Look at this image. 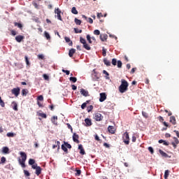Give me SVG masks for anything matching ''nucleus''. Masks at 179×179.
I'll return each mask as SVG.
<instances>
[{
  "label": "nucleus",
  "instance_id": "48",
  "mask_svg": "<svg viewBox=\"0 0 179 179\" xmlns=\"http://www.w3.org/2000/svg\"><path fill=\"white\" fill-rule=\"evenodd\" d=\"M148 150H149V152H151V155H153L155 153V150H153V148H152V147H149Z\"/></svg>",
  "mask_w": 179,
  "mask_h": 179
},
{
  "label": "nucleus",
  "instance_id": "3",
  "mask_svg": "<svg viewBox=\"0 0 179 179\" xmlns=\"http://www.w3.org/2000/svg\"><path fill=\"white\" fill-rule=\"evenodd\" d=\"M122 139L125 145H129V134L127 131L123 134Z\"/></svg>",
  "mask_w": 179,
  "mask_h": 179
},
{
  "label": "nucleus",
  "instance_id": "1",
  "mask_svg": "<svg viewBox=\"0 0 179 179\" xmlns=\"http://www.w3.org/2000/svg\"><path fill=\"white\" fill-rule=\"evenodd\" d=\"M129 86V84L128 83V81H127L125 79H122L121 85L119 87L120 93H125V92H127Z\"/></svg>",
  "mask_w": 179,
  "mask_h": 179
},
{
  "label": "nucleus",
  "instance_id": "26",
  "mask_svg": "<svg viewBox=\"0 0 179 179\" xmlns=\"http://www.w3.org/2000/svg\"><path fill=\"white\" fill-rule=\"evenodd\" d=\"M103 64H105L106 66H111V62H110V60L107 59L106 58L103 59Z\"/></svg>",
  "mask_w": 179,
  "mask_h": 179
},
{
  "label": "nucleus",
  "instance_id": "13",
  "mask_svg": "<svg viewBox=\"0 0 179 179\" xmlns=\"http://www.w3.org/2000/svg\"><path fill=\"white\" fill-rule=\"evenodd\" d=\"M15 40L17 43H22V41L24 40V36L22 35H18L15 37Z\"/></svg>",
  "mask_w": 179,
  "mask_h": 179
},
{
  "label": "nucleus",
  "instance_id": "42",
  "mask_svg": "<svg viewBox=\"0 0 179 179\" xmlns=\"http://www.w3.org/2000/svg\"><path fill=\"white\" fill-rule=\"evenodd\" d=\"M24 174L25 177H30V173L29 172V171L24 170Z\"/></svg>",
  "mask_w": 179,
  "mask_h": 179
},
{
  "label": "nucleus",
  "instance_id": "50",
  "mask_svg": "<svg viewBox=\"0 0 179 179\" xmlns=\"http://www.w3.org/2000/svg\"><path fill=\"white\" fill-rule=\"evenodd\" d=\"M7 136H8V138H13L15 134L13 133H7Z\"/></svg>",
  "mask_w": 179,
  "mask_h": 179
},
{
  "label": "nucleus",
  "instance_id": "20",
  "mask_svg": "<svg viewBox=\"0 0 179 179\" xmlns=\"http://www.w3.org/2000/svg\"><path fill=\"white\" fill-rule=\"evenodd\" d=\"M76 52V50H75L74 48L71 49L69 52V57L72 58V57H73V54H75Z\"/></svg>",
  "mask_w": 179,
  "mask_h": 179
},
{
  "label": "nucleus",
  "instance_id": "36",
  "mask_svg": "<svg viewBox=\"0 0 179 179\" xmlns=\"http://www.w3.org/2000/svg\"><path fill=\"white\" fill-rule=\"evenodd\" d=\"M102 55L103 57H106L107 55V49L105 48H102Z\"/></svg>",
  "mask_w": 179,
  "mask_h": 179
},
{
  "label": "nucleus",
  "instance_id": "27",
  "mask_svg": "<svg viewBox=\"0 0 179 179\" xmlns=\"http://www.w3.org/2000/svg\"><path fill=\"white\" fill-rule=\"evenodd\" d=\"M159 152L162 156V157H169V155H167V153L164 152V151L159 150Z\"/></svg>",
  "mask_w": 179,
  "mask_h": 179
},
{
  "label": "nucleus",
  "instance_id": "45",
  "mask_svg": "<svg viewBox=\"0 0 179 179\" xmlns=\"http://www.w3.org/2000/svg\"><path fill=\"white\" fill-rule=\"evenodd\" d=\"M43 78L45 80H50V76H48L47 74H43Z\"/></svg>",
  "mask_w": 179,
  "mask_h": 179
},
{
  "label": "nucleus",
  "instance_id": "11",
  "mask_svg": "<svg viewBox=\"0 0 179 179\" xmlns=\"http://www.w3.org/2000/svg\"><path fill=\"white\" fill-rule=\"evenodd\" d=\"M173 139H174V141L171 143V145L173 146L174 149H176L177 145H178L179 143V141H178V138H177V137H174Z\"/></svg>",
  "mask_w": 179,
  "mask_h": 179
},
{
  "label": "nucleus",
  "instance_id": "34",
  "mask_svg": "<svg viewBox=\"0 0 179 179\" xmlns=\"http://www.w3.org/2000/svg\"><path fill=\"white\" fill-rule=\"evenodd\" d=\"M71 13L73 14V15H78V10H76V7H73L71 8Z\"/></svg>",
  "mask_w": 179,
  "mask_h": 179
},
{
  "label": "nucleus",
  "instance_id": "53",
  "mask_svg": "<svg viewBox=\"0 0 179 179\" xmlns=\"http://www.w3.org/2000/svg\"><path fill=\"white\" fill-rule=\"evenodd\" d=\"M32 5L36 8V9H38V4H37V3L33 1Z\"/></svg>",
  "mask_w": 179,
  "mask_h": 179
},
{
  "label": "nucleus",
  "instance_id": "2",
  "mask_svg": "<svg viewBox=\"0 0 179 179\" xmlns=\"http://www.w3.org/2000/svg\"><path fill=\"white\" fill-rule=\"evenodd\" d=\"M68 149H72V145H71V144H69L67 142H64V144L62 145V150L66 152V154H68Z\"/></svg>",
  "mask_w": 179,
  "mask_h": 179
},
{
  "label": "nucleus",
  "instance_id": "41",
  "mask_svg": "<svg viewBox=\"0 0 179 179\" xmlns=\"http://www.w3.org/2000/svg\"><path fill=\"white\" fill-rule=\"evenodd\" d=\"M142 115L144 117V118H148L149 117V115L148 114V113L143 111L142 112Z\"/></svg>",
  "mask_w": 179,
  "mask_h": 179
},
{
  "label": "nucleus",
  "instance_id": "18",
  "mask_svg": "<svg viewBox=\"0 0 179 179\" xmlns=\"http://www.w3.org/2000/svg\"><path fill=\"white\" fill-rule=\"evenodd\" d=\"M108 132H110V134H115V128H114L113 126H109L108 127Z\"/></svg>",
  "mask_w": 179,
  "mask_h": 179
},
{
  "label": "nucleus",
  "instance_id": "4",
  "mask_svg": "<svg viewBox=\"0 0 179 179\" xmlns=\"http://www.w3.org/2000/svg\"><path fill=\"white\" fill-rule=\"evenodd\" d=\"M117 68H122V62H121L120 60L117 62V59H112V64L115 66V65H117Z\"/></svg>",
  "mask_w": 179,
  "mask_h": 179
},
{
  "label": "nucleus",
  "instance_id": "17",
  "mask_svg": "<svg viewBox=\"0 0 179 179\" xmlns=\"http://www.w3.org/2000/svg\"><path fill=\"white\" fill-rule=\"evenodd\" d=\"M11 106L14 111H17V103H16V101H13Z\"/></svg>",
  "mask_w": 179,
  "mask_h": 179
},
{
  "label": "nucleus",
  "instance_id": "37",
  "mask_svg": "<svg viewBox=\"0 0 179 179\" xmlns=\"http://www.w3.org/2000/svg\"><path fill=\"white\" fill-rule=\"evenodd\" d=\"M36 163V161L34 159H29V166H33Z\"/></svg>",
  "mask_w": 179,
  "mask_h": 179
},
{
  "label": "nucleus",
  "instance_id": "22",
  "mask_svg": "<svg viewBox=\"0 0 179 179\" xmlns=\"http://www.w3.org/2000/svg\"><path fill=\"white\" fill-rule=\"evenodd\" d=\"M85 122L86 124V127H91L92 125V120L89 118L85 120Z\"/></svg>",
  "mask_w": 179,
  "mask_h": 179
},
{
  "label": "nucleus",
  "instance_id": "21",
  "mask_svg": "<svg viewBox=\"0 0 179 179\" xmlns=\"http://www.w3.org/2000/svg\"><path fill=\"white\" fill-rule=\"evenodd\" d=\"M170 122L173 124V125H176L177 124V122L176 120V117L174 116H171L170 117Z\"/></svg>",
  "mask_w": 179,
  "mask_h": 179
},
{
  "label": "nucleus",
  "instance_id": "32",
  "mask_svg": "<svg viewBox=\"0 0 179 179\" xmlns=\"http://www.w3.org/2000/svg\"><path fill=\"white\" fill-rule=\"evenodd\" d=\"M37 115L38 117H41V118H47V115L45 113H38Z\"/></svg>",
  "mask_w": 179,
  "mask_h": 179
},
{
  "label": "nucleus",
  "instance_id": "29",
  "mask_svg": "<svg viewBox=\"0 0 179 179\" xmlns=\"http://www.w3.org/2000/svg\"><path fill=\"white\" fill-rule=\"evenodd\" d=\"M14 26L18 27L21 30H22V29H23V24L18 23V22H14Z\"/></svg>",
  "mask_w": 179,
  "mask_h": 179
},
{
  "label": "nucleus",
  "instance_id": "57",
  "mask_svg": "<svg viewBox=\"0 0 179 179\" xmlns=\"http://www.w3.org/2000/svg\"><path fill=\"white\" fill-rule=\"evenodd\" d=\"M0 106L1 107H5V102H3V101L2 99L0 100Z\"/></svg>",
  "mask_w": 179,
  "mask_h": 179
},
{
  "label": "nucleus",
  "instance_id": "35",
  "mask_svg": "<svg viewBox=\"0 0 179 179\" xmlns=\"http://www.w3.org/2000/svg\"><path fill=\"white\" fill-rule=\"evenodd\" d=\"M44 34H45V37L47 38V40H51V36H50V34H48V32L45 31Z\"/></svg>",
  "mask_w": 179,
  "mask_h": 179
},
{
  "label": "nucleus",
  "instance_id": "24",
  "mask_svg": "<svg viewBox=\"0 0 179 179\" xmlns=\"http://www.w3.org/2000/svg\"><path fill=\"white\" fill-rule=\"evenodd\" d=\"M108 36L107 34H102L100 35V38L101 41H106L108 38Z\"/></svg>",
  "mask_w": 179,
  "mask_h": 179
},
{
  "label": "nucleus",
  "instance_id": "44",
  "mask_svg": "<svg viewBox=\"0 0 179 179\" xmlns=\"http://www.w3.org/2000/svg\"><path fill=\"white\" fill-rule=\"evenodd\" d=\"M80 42L82 43V44H85L87 42H86V39H85V38H82V37H80Z\"/></svg>",
  "mask_w": 179,
  "mask_h": 179
},
{
  "label": "nucleus",
  "instance_id": "56",
  "mask_svg": "<svg viewBox=\"0 0 179 179\" xmlns=\"http://www.w3.org/2000/svg\"><path fill=\"white\" fill-rule=\"evenodd\" d=\"M1 163H5L6 162V158L5 157H2L1 159Z\"/></svg>",
  "mask_w": 179,
  "mask_h": 179
},
{
  "label": "nucleus",
  "instance_id": "5",
  "mask_svg": "<svg viewBox=\"0 0 179 179\" xmlns=\"http://www.w3.org/2000/svg\"><path fill=\"white\" fill-rule=\"evenodd\" d=\"M55 13H56L58 20H61V22H62V17H61L62 11H61V9H59V8H55Z\"/></svg>",
  "mask_w": 179,
  "mask_h": 179
},
{
  "label": "nucleus",
  "instance_id": "16",
  "mask_svg": "<svg viewBox=\"0 0 179 179\" xmlns=\"http://www.w3.org/2000/svg\"><path fill=\"white\" fill-rule=\"evenodd\" d=\"M18 163H19V164H20V166H21V167L22 168V169H26V161H22V159H19L18 160Z\"/></svg>",
  "mask_w": 179,
  "mask_h": 179
},
{
  "label": "nucleus",
  "instance_id": "60",
  "mask_svg": "<svg viewBox=\"0 0 179 179\" xmlns=\"http://www.w3.org/2000/svg\"><path fill=\"white\" fill-rule=\"evenodd\" d=\"M97 17H98V19H100V17H103V14L101 13H98Z\"/></svg>",
  "mask_w": 179,
  "mask_h": 179
},
{
  "label": "nucleus",
  "instance_id": "25",
  "mask_svg": "<svg viewBox=\"0 0 179 179\" xmlns=\"http://www.w3.org/2000/svg\"><path fill=\"white\" fill-rule=\"evenodd\" d=\"M35 170V174H36V176H40V174H41V167L38 166Z\"/></svg>",
  "mask_w": 179,
  "mask_h": 179
},
{
  "label": "nucleus",
  "instance_id": "19",
  "mask_svg": "<svg viewBox=\"0 0 179 179\" xmlns=\"http://www.w3.org/2000/svg\"><path fill=\"white\" fill-rule=\"evenodd\" d=\"M64 40H65L66 43H69V45H70V46L73 45V43L72 42V41H71V38H69V37L66 36L64 38Z\"/></svg>",
  "mask_w": 179,
  "mask_h": 179
},
{
  "label": "nucleus",
  "instance_id": "23",
  "mask_svg": "<svg viewBox=\"0 0 179 179\" xmlns=\"http://www.w3.org/2000/svg\"><path fill=\"white\" fill-rule=\"evenodd\" d=\"M2 152L4 153L5 155H8V153H9V148H8V147H3Z\"/></svg>",
  "mask_w": 179,
  "mask_h": 179
},
{
  "label": "nucleus",
  "instance_id": "15",
  "mask_svg": "<svg viewBox=\"0 0 179 179\" xmlns=\"http://www.w3.org/2000/svg\"><path fill=\"white\" fill-rule=\"evenodd\" d=\"M58 120V117L57 116H53L51 118V122H52V124H54L55 125H57L58 122H57Z\"/></svg>",
  "mask_w": 179,
  "mask_h": 179
},
{
  "label": "nucleus",
  "instance_id": "58",
  "mask_svg": "<svg viewBox=\"0 0 179 179\" xmlns=\"http://www.w3.org/2000/svg\"><path fill=\"white\" fill-rule=\"evenodd\" d=\"M86 106H87V105L86 104V103H83L81 105V108H82L83 110H85V109L86 108Z\"/></svg>",
  "mask_w": 179,
  "mask_h": 179
},
{
  "label": "nucleus",
  "instance_id": "43",
  "mask_svg": "<svg viewBox=\"0 0 179 179\" xmlns=\"http://www.w3.org/2000/svg\"><path fill=\"white\" fill-rule=\"evenodd\" d=\"M24 59H25V62H26L27 65L28 66H30V62H29V57H27V56H25Z\"/></svg>",
  "mask_w": 179,
  "mask_h": 179
},
{
  "label": "nucleus",
  "instance_id": "38",
  "mask_svg": "<svg viewBox=\"0 0 179 179\" xmlns=\"http://www.w3.org/2000/svg\"><path fill=\"white\" fill-rule=\"evenodd\" d=\"M70 80H71V82H73V83H76L78 78H76V77H71Z\"/></svg>",
  "mask_w": 179,
  "mask_h": 179
},
{
  "label": "nucleus",
  "instance_id": "61",
  "mask_svg": "<svg viewBox=\"0 0 179 179\" xmlns=\"http://www.w3.org/2000/svg\"><path fill=\"white\" fill-rule=\"evenodd\" d=\"M81 173H82V171L80 170H77L76 176H80Z\"/></svg>",
  "mask_w": 179,
  "mask_h": 179
},
{
  "label": "nucleus",
  "instance_id": "62",
  "mask_svg": "<svg viewBox=\"0 0 179 179\" xmlns=\"http://www.w3.org/2000/svg\"><path fill=\"white\" fill-rule=\"evenodd\" d=\"M158 119L159 120L160 122H163V121H164V118H163L162 116L158 117Z\"/></svg>",
  "mask_w": 179,
  "mask_h": 179
},
{
  "label": "nucleus",
  "instance_id": "59",
  "mask_svg": "<svg viewBox=\"0 0 179 179\" xmlns=\"http://www.w3.org/2000/svg\"><path fill=\"white\" fill-rule=\"evenodd\" d=\"M38 59H44V55H38Z\"/></svg>",
  "mask_w": 179,
  "mask_h": 179
},
{
  "label": "nucleus",
  "instance_id": "51",
  "mask_svg": "<svg viewBox=\"0 0 179 179\" xmlns=\"http://www.w3.org/2000/svg\"><path fill=\"white\" fill-rule=\"evenodd\" d=\"M87 113H90V111H92V110H93V106L91 105L87 108Z\"/></svg>",
  "mask_w": 179,
  "mask_h": 179
},
{
  "label": "nucleus",
  "instance_id": "52",
  "mask_svg": "<svg viewBox=\"0 0 179 179\" xmlns=\"http://www.w3.org/2000/svg\"><path fill=\"white\" fill-rule=\"evenodd\" d=\"M62 71L64 73H66V75H69V73H71V72L68 70L62 69Z\"/></svg>",
  "mask_w": 179,
  "mask_h": 179
},
{
  "label": "nucleus",
  "instance_id": "63",
  "mask_svg": "<svg viewBox=\"0 0 179 179\" xmlns=\"http://www.w3.org/2000/svg\"><path fill=\"white\" fill-rule=\"evenodd\" d=\"M10 33H11L12 36H16V31L11 30Z\"/></svg>",
  "mask_w": 179,
  "mask_h": 179
},
{
  "label": "nucleus",
  "instance_id": "46",
  "mask_svg": "<svg viewBox=\"0 0 179 179\" xmlns=\"http://www.w3.org/2000/svg\"><path fill=\"white\" fill-rule=\"evenodd\" d=\"M94 34H95V36H99L100 34V31L99 29H95L94 31Z\"/></svg>",
  "mask_w": 179,
  "mask_h": 179
},
{
  "label": "nucleus",
  "instance_id": "12",
  "mask_svg": "<svg viewBox=\"0 0 179 179\" xmlns=\"http://www.w3.org/2000/svg\"><path fill=\"white\" fill-rule=\"evenodd\" d=\"M78 150H80V155H86V152L85 151V149L83 148V145L82 144H80L78 145Z\"/></svg>",
  "mask_w": 179,
  "mask_h": 179
},
{
  "label": "nucleus",
  "instance_id": "30",
  "mask_svg": "<svg viewBox=\"0 0 179 179\" xmlns=\"http://www.w3.org/2000/svg\"><path fill=\"white\" fill-rule=\"evenodd\" d=\"M103 73L104 75H106V76H105L106 79H108V80L110 79V74L108 73V72H107V71L103 70Z\"/></svg>",
  "mask_w": 179,
  "mask_h": 179
},
{
  "label": "nucleus",
  "instance_id": "54",
  "mask_svg": "<svg viewBox=\"0 0 179 179\" xmlns=\"http://www.w3.org/2000/svg\"><path fill=\"white\" fill-rule=\"evenodd\" d=\"M38 100H39V101H43V100H44V97L43 96V95H40L39 96H38Z\"/></svg>",
  "mask_w": 179,
  "mask_h": 179
},
{
  "label": "nucleus",
  "instance_id": "33",
  "mask_svg": "<svg viewBox=\"0 0 179 179\" xmlns=\"http://www.w3.org/2000/svg\"><path fill=\"white\" fill-rule=\"evenodd\" d=\"M27 93H29V90L26 89L22 90V96H27Z\"/></svg>",
  "mask_w": 179,
  "mask_h": 179
},
{
  "label": "nucleus",
  "instance_id": "9",
  "mask_svg": "<svg viewBox=\"0 0 179 179\" xmlns=\"http://www.w3.org/2000/svg\"><path fill=\"white\" fill-rule=\"evenodd\" d=\"M20 155L21 156V162H26L27 160V155L24 152H20Z\"/></svg>",
  "mask_w": 179,
  "mask_h": 179
},
{
  "label": "nucleus",
  "instance_id": "14",
  "mask_svg": "<svg viewBox=\"0 0 179 179\" xmlns=\"http://www.w3.org/2000/svg\"><path fill=\"white\" fill-rule=\"evenodd\" d=\"M80 94L83 96H85V97H87V96H89V92L87 90H84V89L80 90Z\"/></svg>",
  "mask_w": 179,
  "mask_h": 179
},
{
  "label": "nucleus",
  "instance_id": "55",
  "mask_svg": "<svg viewBox=\"0 0 179 179\" xmlns=\"http://www.w3.org/2000/svg\"><path fill=\"white\" fill-rule=\"evenodd\" d=\"M37 167H38V166H37V164H34L31 165V169H33L34 170H36Z\"/></svg>",
  "mask_w": 179,
  "mask_h": 179
},
{
  "label": "nucleus",
  "instance_id": "28",
  "mask_svg": "<svg viewBox=\"0 0 179 179\" xmlns=\"http://www.w3.org/2000/svg\"><path fill=\"white\" fill-rule=\"evenodd\" d=\"M83 48H84L85 50H87V51H90V50H92V48H90V46L89 45V44H87V43H84Z\"/></svg>",
  "mask_w": 179,
  "mask_h": 179
},
{
  "label": "nucleus",
  "instance_id": "39",
  "mask_svg": "<svg viewBox=\"0 0 179 179\" xmlns=\"http://www.w3.org/2000/svg\"><path fill=\"white\" fill-rule=\"evenodd\" d=\"M87 41L90 43V44H92L93 42L92 41V37L90 36V35H87Z\"/></svg>",
  "mask_w": 179,
  "mask_h": 179
},
{
  "label": "nucleus",
  "instance_id": "8",
  "mask_svg": "<svg viewBox=\"0 0 179 179\" xmlns=\"http://www.w3.org/2000/svg\"><path fill=\"white\" fill-rule=\"evenodd\" d=\"M107 99V94L104 92H102L100 94V98H99V101L101 103H103L105 100Z\"/></svg>",
  "mask_w": 179,
  "mask_h": 179
},
{
  "label": "nucleus",
  "instance_id": "10",
  "mask_svg": "<svg viewBox=\"0 0 179 179\" xmlns=\"http://www.w3.org/2000/svg\"><path fill=\"white\" fill-rule=\"evenodd\" d=\"M73 142H76V143H80V141H79V135H78L76 133H74L73 135Z\"/></svg>",
  "mask_w": 179,
  "mask_h": 179
},
{
  "label": "nucleus",
  "instance_id": "7",
  "mask_svg": "<svg viewBox=\"0 0 179 179\" xmlns=\"http://www.w3.org/2000/svg\"><path fill=\"white\" fill-rule=\"evenodd\" d=\"M95 121H101L103 120V115L101 113H96L94 115Z\"/></svg>",
  "mask_w": 179,
  "mask_h": 179
},
{
  "label": "nucleus",
  "instance_id": "49",
  "mask_svg": "<svg viewBox=\"0 0 179 179\" xmlns=\"http://www.w3.org/2000/svg\"><path fill=\"white\" fill-rule=\"evenodd\" d=\"M87 22H88V23H90V24H92L93 23V19L90 18V17H88L87 19Z\"/></svg>",
  "mask_w": 179,
  "mask_h": 179
},
{
  "label": "nucleus",
  "instance_id": "47",
  "mask_svg": "<svg viewBox=\"0 0 179 179\" xmlns=\"http://www.w3.org/2000/svg\"><path fill=\"white\" fill-rule=\"evenodd\" d=\"M74 31L75 33L78 34V33H82V29H79L78 28H74Z\"/></svg>",
  "mask_w": 179,
  "mask_h": 179
},
{
  "label": "nucleus",
  "instance_id": "6",
  "mask_svg": "<svg viewBox=\"0 0 179 179\" xmlns=\"http://www.w3.org/2000/svg\"><path fill=\"white\" fill-rule=\"evenodd\" d=\"M11 93H12V94H14L15 96V97H17V96H19V94H20V88L19 87H17L16 88H13L11 90Z\"/></svg>",
  "mask_w": 179,
  "mask_h": 179
},
{
  "label": "nucleus",
  "instance_id": "64",
  "mask_svg": "<svg viewBox=\"0 0 179 179\" xmlns=\"http://www.w3.org/2000/svg\"><path fill=\"white\" fill-rule=\"evenodd\" d=\"M173 132H175V134H176V136H178V138H179V131L177 130H174Z\"/></svg>",
  "mask_w": 179,
  "mask_h": 179
},
{
  "label": "nucleus",
  "instance_id": "31",
  "mask_svg": "<svg viewBox=\"0 0 179 179\" xmlns=\"http://www.w3.org/2000/svg\"><path fill=\"white\" fill-rule=\"evenodd\" d=\"M74 22L76 24H78V26H80V24H82V21L78 18H75Z\"/></svg>",
  "mask_w": 179,
  "mask_h": 179
},
{
  "label": "nucleus",
  "instance_id": "40",
  "mask_svg": "<svg viewBox=\"0 0 179 179\" xmlns=\"http://www.w3.org/2000/svg\"><path fill=\"white\" fill-rule=\"evenodd\" d=\"M169 170H166L164 173V178L167 179L169 178Z\"/></svg>",
  "mask_w": 179,
  "mask_h": 179
}]
</instances>
